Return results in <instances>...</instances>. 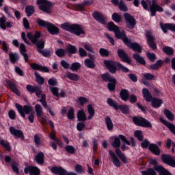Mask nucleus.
I'll use <instances>...</instances> for the list:
<instances>
[{
    "label": "nucleus",
    "instance_id": "obj_1",
    "mask_svg": "<svg viewBox=\"0 0 175 175\" xmlns=\"http://www.w3.org/2000/svg\"><path fill=\"white\" fill-rule=\"evenodd\" d=\"M108 29L109 31H113L118 39H122L124 43L128 46L130 49H133L135 51L138 53H142V46L137 43H132L125 36V31L124 30H120V28L116 25L113 22L108 23Z\"/></svg>",
    "mask_w": 175,
    "mask_h": 175
},
{
    "label": "nucleus",
    "instance_id": "obj_2",
    "mask_svg": "<svg viewBox=\"0 0 175 175\" xmlns=\"http://www.w3.org/2000/svg\"><path fill=\"white\" fill-rule=\"evenodd\" d=\"M27 36L31 43L36 44L38 51L40 54H42L44 57H49L50 55V52L43 50L44 49V40H40L38 42L39 38H40V32L36 31L35 35H33L31 33H27Z\"/></svg>",
    "mask_w": 175,
    "mask_h": 175
},
{
    "label": "nucleus",
    "instance_id": "obj_3",
    "mask_svg": "<svg viewBox=\"0 0 175 175\" xmlns=\"http://www.w3.org/2000/svg\"><path fill=\"white\" fill-rule=\"evenodd\" d=\"M142 5L146 10H148V6L150 7L152 16H155L157 12H163V8L157 3L156 0L152 1L150 0H142Z\"/></svg>",
    "mask_w": 175,
    "mask_h": 175
},
{
    "label": "nucleus",
    "instance_id": "obj_4",
    "mask_svg": "<svg viewBox=\"0 0 175 175\" xmlns=\"http://www.w3.org/2000/svg\"><path fill=\"white\" fill-rule=\"evenodd\" d=\"M104 65H105L106 68L109 69L111 73H116V72H117V68L125 73H128V72H129V69L122 66L120 62L116 63L113 61L105 60Z\"/></svg>",
    "mask_w": 175,
    "mask_h": 175
},
{
    "label": "nucleus",
    "instance_id": "obj_5",
    "mask_svg": "<svg viewBox=\"0 0 175 175\" xmlns=\"http://www.w3.org/2000/svg\"><path fill=\"white\" fill-rule=\"evenodd\" d=\"M37 5L40 10L45 13H51V6L53 3L49 0H37Z\"/></svg>",
    "mask_w": 175,
    "mask_h": 175
},
{
    "label": "nucleus",
    "instance_id": "obj_6",
    "mask_svg": "<svg viewBox=\"0 0 175 175\" xmlns=\"http://www.w3.org/2000/svg\"><path fill=\"white\" fill-rule=\"evenodd\" d=\"M133 121L135 125L143 126L144 128H151L152 124L148 120L142 117H134Z\"/></svg>",
    "mask_w": 175,
    "mask_h": 175
},
{
    "label": "nucleus",
    "instance_id": "obj_7",
    "mask_svg": "<svg viewBox=\"0 0 175 175\" xmlns=\"http://www.w3.org/2000/svg\"><path fill=\"white\" fill-rule=\"evenodd\" d=\"M102 79L104 81H109L108 83V88L109 91H114L116 88V79L111 77L109 73H105L102 75Z\"/></svg>",
    "mask_w": 175,
    "mask_h": 175
},
{
    "label": "nucleus",
    "instance_id": "obj_8",
    "mask_svg": "<svg viewBox=\"0 0 175 175\" xmlns=\"http://www.w3.org/2000/svg\"><path fill=\"white\" fill-rule=\"evenodd\" d=\"M16 107L18 111V113L21 114V117L23 118H25V114H29L31 111L33 109L32 107L28 106V105H25L24 107L16 104Z\"/></svg>",
    "mask_w": 175,
    "mask_h": 175
},
{
    "label": "nucleus",
    "instance_id": "obj_9",
    "mask_svg": "<svg viewBox=\"0 0 175 175\" xmlns=\"http://www.w3.org/2000/svg\"><path fill=\"white\" fill-rule=\"evenodd\" d=\"M124 143V144H126L127 146H131V142H129L128 139H126V137L122 135H120L119 137H116L114 139V141L112 143V147H114L115 148H117V147H120L121 146V141Z\"/></svg>",
    "mask_w": 175,
    "mask_h": 175
},
{
    "label": "nucleus",
    "instance_id": "obj_10",
    "mask_svg": "<svg viewBox=\"0 0 175 175\" xmlns=\"http://www.w3.org/2000/svg\"><path fill=\"white\" fill-rule=\"evenodd\" d=\"M124 18L126 27L129 28V29H133V28H135V26L136 25V20H135L133 16L128 13H125Z\"/></svg>",
    "mask_w": 175,
    "mask_h": 175
},
{
    "label": "nucleus",
    "instance_id": "obj_11",
    "mask_svg": "<svg viewBox=\"0 0 175 175\" xmlns=\"http://www.w3.org/2000/svg\"><path fill=\"white\" fill-rule=\"evenodd\" d=\"M71 33H74V35H76L77 36H80V35H84L85 31H84V28L81 25L72 24Z\"/></svg>",
    "mask_w": 175,
    "mask_h": 175
},
{
    "label": "nucleus",
    "instance_id": "obj_12",
    "mask_svg": "<svg viewBox=\"0 0 175 175\" xmlns=\"http://www.w3.org/2000/svg\"><path fill=\"white\" fill-rule=\"evenodd\" d=\"M52 173H55V174L59 175H77L75 172H68L66 170L63 169L61 167H55L51 168Z\"/></svg>",
    "mask_w": 175,
    "mask_h": 175
},
{
    "label": "nucleus",
    "instance_id": "obj_13",
    "mask_svg": "<svg viewBox=\"0 0 175 175\" xmlns=\"http://www.w3.org/2000/svg\"><path fill=\"white\" fill-rule=\"evenodd\" d=\"M161 158L163 159V162L164 163H166L167 165H169L170 166H172V167H175V158L167 154H163L161 156Z\"/></svg>",
    "mask_w": 175,
    "mask_h": 175
},
{
    "label": "nucleus",
    "instance_id": "obj_14",
    "mask_svg": "<svg viewBox=\"0 0 175 175\" xmlns=\"http://www.w3.org/2000/svg\"><path fill=\"white\" fill-rule=\"evenodd\" d=\"M146 38L148 46H150L152 50H155L157 49V45L154 43L155 38L152 36V33L150 31L146 32Z\"/></svg>",
    "mask_w": 175,
    "mask_h": 175
},
{
    "label": "nucleus",
    "instance_id": "obj_15",
    "mask_svg": "<svg viewBox=\"0 0 175 175\" xmlns=\"http://www.w3.org/2000/svg\"><path fill=\"white\" fill-rule=\"evenodd\" d=\"M25 174L29 173L30 175H39L40 174V170L35 166H28L25 168Z\"/></svg>",
    "mask_w": 175,
    "mask_h": 175
},
{
    "label": "nucleus",
    "instance_id": "obj_16",
    "mask_svg": "<svg viewBox=\"0 0 175 175\" xmlns=\"http://www.w3.org/2000/svg\"><path fill=\"white\" fill-rule=\"evenodd\" d=\"M6 21V17L2 16L1 18H0V27L4 31L5 29H6V28H12V27L13 26V23Z\"/></svg>",
    "mask_w": 175,
    "mask_h": 175
},
{
    "label": "nucleus",
    "instance_id": "obj_17",
    "mask_svg": "<svg viewBox=\"0 0 175 175\" xmlns=\"http://www.w3.org/2000/svg\"><path fill=\"white\" fill-rule=\"evenodd\" d=\"M118 55L122 61L124 62H126L127 64H131V59H129V57L125 53V51L122 49H118Z\"/></svg>",
    "mask_w": 175,
    "mask_h": 175
},
{
    "label": "nucleus",
    "instance_id": "obj_18",
    "mask_svg": "<svg viewBox=\"0 0 175 175\" xmlns=\"http://www.w3.org/2000/svg\"><path fill=\"white\" fill-rule=\"evenodd\" d=\"M27 90L29 92H35L36 95L37 96H39L40 94H42V88L38 87V86H32L31 85H27Z\"/></svg>",
    "mask_w": 175,
    "mask_h": 175
},
{
    "label": "nucleus",
    "instance_id": "obj_19",
    "mask_svg": "<svg viewBox=\"0 0 175 175\" xmlns=\"http://www.w3.org/2000/svg\"><path fill=\"white\" fill-rule=\"evenodd\" d=\"M94 18L100 24H106V16L99 12H94L93 14Z\"/></svg>",
    "mask_w": 175,
    "mask_h": 175
},
{
    "label": "nucleus",
    "instance_id": "obj_20",
    "mask_svg": "<svg viewBox=\"0 0 175 175\" xmlns=\"http://www.w3.org/2000/svg\"><path fill=\"white\" fill-rule=\"evenodd\" d=\"M160 27L165 33L167 32V29H170V31H175L174 24L166 23L163 25V23H160Z\"/></svg>",
    "mask_w": 175,
    "mask_h": 175
},
{
    "label": "nucleus",
    "instance_id": "obj_21",
    "mask_svg": "<svg viewBox=\"0 0 175 175\" xmlns=\"http://www.w3.org/2000/svg\"><path fill=\"white\" fill-rule=\"evenodd\" d=\"M10 132L11 135H13V136H16V137H21V139H24V134L21 130H17L14 127L12 126L10 128Z\"/></svg>",
    "mask_w": 175,
    "mask_h": 175
},
{
    "label": "nucleus",
    "instance_id": "obj_22",
    "mask_svg": "<svg viewBox=\"0 0 175 175\" xmlns=\"http://www.w3.org/2000/svg\"><path fill=\"white\" fill-rule=\"evenodd\" d=\"M159 120L161 122H163V124L164 125H165V126H167V128H168V129H170V132H172V133H174V135H175V126H174V124L166 121L163 118H160Z\"/></svg>",
    "mask_w": 175,
    "mask_h": 175
},
{
    "label": "nucleus",
    "instance_id": "obj_23",
    "mask_svg": "<svg viewBox=\"0 0 175 175\" xmlns=\"http://www.w3.org/2000/svg\"><path fill=\"white\" fill-rule=\"evenodd\" d=\"M109 155H111L112 157V162L114 166H116V167H120V166H121V161H120V159H118V157H117L116 153H114V152L111 150H109Z\"/></svg>",
    "mask_w": 175,
    "mask_h": 175
},
{
    "label": "nucleus",
    "instance_id": "obj_24",
    "mask_svg": "<svg viewBox=\"0 0 175 175\" xmlns=\"http://www.w3.org/2000/svg\"><path fill=\"white\" fill-rule=\"evenodd\" d=\"M46 28L51 35H57V33H59V29H58V27H57V26L54 25L53 23H49Z\"/></svg>",
    "mask_w": 175,
    "mask_h": 175
},
{
    "label": "nucleus",
    "instance_id": "obj_25",
    "mask_svg": "<svg viewBox=\"0 0 175 175\" xmlns=\"http://www.w3.org/2000/svg\"><path fill=\"white\" fill-rule=\"evenodd\" d=\"M31 68H32V69H34L35 70H40V72H49V68L45 66H42L38 64H30Z\"/></svg>",
    "mask_w": 175,
    "mask_h": 175
},
{
    "label": "nucleus",
    "instance_id": "obj_26",
    "mask_svg": "<svg viewBox=\"0 0 175 175\" xmlns=\"http://www.w3.org/2000/svg\"><path fill=\"white\" fill-rule=\"evenodd\" d=\"M34 160L38 165H43L44 163V154L42 152H40L35 156Z\"/></svg>",
    "mask_w": 175,
    "mask_h": 175
},
{
    "label": "nucleus",
    "instance_id": "obj_27",
    "mask_svg": "<svg viewBox=\"0 0 175 175\" xmlns=\"http://www.w3.org/2000/svg\"><path fill=\"white\" fill-rule=\"evenodd\" d=\"M116 154L118 155L122 162H123V163H128V162H129V159L126 158L125 154H124V153H122L120 149L116 150Z\"/></svg>",
    "mask_w": 175,
    "mask_h": 175
},
{
    "label": "nucleus",
    "instance_id": "obj_28",
    "mask_svg": "<svg viewBox=\"0 0 175 175\" xmlns=\"http://www.w3.org/2000/svg\"><path fill=\"white\" fill-rule=\"evenodd\" d=\"M150 102H152V106L156 109H158V107H161V105L163 103L161 99L152 98V97Z\"/></svg>",
    "mask_w": 175,
    "mask_h": 175
},
{
    "label": "nucleus",
    "instance_id": "obj_29",
    "mask_svg": "<svg viewBox=\"0 0 175 175\" xmlns=\"http://www.w3.org/2000/svg\"><path fill=\"white\" fill-rule=\"evenodd\" d=\"M142 94L146 102H151L152 99V96H151V94H150V91H148V89L144 88L142 90Z\"/></svg>",
    "mask_w": 175,
    "mask_h": 175
},
{
    "label": "nucleus",
    "instance_id": "obj_30",
    "mask_svg": "<svg viewBox=\"0 0 175 175\" xmlns=\"http://www.w3.org/2000/svg\"><path fill=\"white\" fill-rule=\"evenodd\" d=\"M88 113L89 116H88V120H92L94 118V116H95V109H94V107L92 105H88Z\"/></svg>",
    "mask_w": 175,
    "mask_h": 175
},
{
    "label": "nucleus",
    "instance_id": "obj_31",
    "mask_svg": "<svg viewBox=\"0 0 175 175\" xmlns=\"http://www.w3.org/2000/svg\"><path fill=\"white\" fill-rule=\"evenodd\" d=\"M149 150L153 154H155V155H159L161 154V150H159V148H158V146L156 144H152L149 145Z\"/></svg>",
    "mask_w": 175,
    "mask_h": 175
},
{
    "label": "nucleus",
    "instance_id": "obj_32",
    "mask_svg": "<svg viewBox=\"0 0 175 175\" xmlns=\"http://www.w3.org/2000/svg\"><path fill=\"white\" fill-rule=\"evenodd\" d=\"M66 77L72 81H79L80 80V77L77 74L72 72H67Z\"/></svg>",
    "mask_w": 175,
    "mask_h": 175
},
{
    "label": "nucleus",
    "instance_id": "obj_33",
    "mask_svg": "<svg viewBox=\"0 0 175 175\" xmlns=\"http://www.w3.org/2000/svg\"><path fill=\"white\" fill-rule=\"evenodd\" d=\"M20 51L22 55L24 57L25 62H28V55L26 53L27 49H25V45L24 44H21Z\"/></svg>",
    "mask_w": 175,
    "mask_h": 175
},
{
    "label": "nucleus",
    "instance_id": "obj_34",
    "mask_svg": "<svg viewBox=\"0 0 175 175\" xmlns=\"http://www.w3.org/2000/svg\"><path fill=\"white\" fill-rule=\"evenodd\" d=\"M85 66L90 69H94L95 68V62L94 59H86L84 61Z\"/></svg>",
    "mask_w": 175,
    "mask_h": 175
},
{
    "label": "nucleus",
    "instance_id": "obj_35",
    "mask_svg": "<svg viewBox=\"0 0 175 175\" xmlns=\"http://www.w3.org/2000/svg\"><path fill=\"white\" fill-rule=\"evenodd\" d=\"M7 84L8 85H9L10 88H11L12 91L14 92V94H16V95H20V91L18 90V89H17V87H16V85H14L13 82L8 81Z\"/></svg>",
    "mask_w": 175,
    "mask_h": 175
},
{
    "label": "nucleus",
    "instance_id": "obj_36",
    "mask_svg": "<svg viewBox=\"0 0 175 175\" xmlns=\"http://www.w3.org/2000/svg\"><path fill=\"white\" fill-rule=\"evenodd\" d=\"M164 116H165V117H167V120H169L170 121L174 120V113H173V112L170 111L169 109L164 110Z\"/></svg>",
    "mask_w": 175,
    "mask_h": 175
},
{
    "label": "nucleus",
    "instance_id": "obj_37",
    "mask_svg": "<svg viewBox=\"0 0 175 175\" xmlns=\"http://www.w3.org/2000/svg\"><path fill=\"white\" fill-rule=\"evenodd\" d=\"M77 117L79 121H85L87 120V116L85 115V112H84V109H81L78 111Z\"/></svg>",
    "mask_w": 175,
    "mask_h": 175
},
{
    "label": "nucleus",
    "instance_id": "obj_38",
    "mask_svg": "<svg viewBox=\"0 0 175 175\" xmlns=\"http://www.w3.org/2000/svg\"><path fill=\"white\" fill-rule=\"evenodd\" d=\"M105 124L108 131H113V128L114 126L113 124V122L111 121V119L110 118V117L107 116L105 118Z\"/></svg>",
    "mask_w": 175,
    "mask_h": 175
},
{
    "label": "nucleus",
    "instance_id": "obj_39",
    "mask_svg": "<svg viewBox=\"0 0 175 175\" xmlns=\"http://www.w3.org/2000/svg\"><path fill=\"white\" fill-rule=\"evenodd\" d=\"M35 109L37 117H42L43 116V108H42V106L39 104H37L35 106Z\"/></svg>",
    "mask_w": 175,
    "mask_h": 175
},
{
    "label": "nucleus",
    "instance_id": "obj_40",
    "mask_svg": "<svg viewBox=\"0 0 175 175\" xmlns=\"http://www.w3.org/2000/svg\"><path fill=\"white\" fill-rule=\"evenodd\" d=\"M0 144L5 150H7V151H10V150H12V147H10V144L6 140L1 139L0 141Z\"/></svg>",
    "mask_w": 175,
    "mask_h": 175
},
{
    "label": "nucleus",
    "instance_id": "obj_41",
    "mask_svg": "<svg viewBox=\"0 0 175 175\" xmlns=\"http://www.w3.org/2000/svg\"><path fill=\"white\" fill-rule=\"evenodd\" d=\"M25 10H26L27 16L29 17L32 16L33 13H35V7L32 5L27 6L26 7Z\"/></svg>",
    "mask_w": 175,
    "mask_h": 175
},
{
    "label": "nucleus",
    "instance_id": "obj_42",
    "mask_svg": "<svg viewBox=\"0 0 175 175\" xmlns=\"http://www.w3.org/2000/svg\"><path fill=\"white\" fill-rule=\"evenodd\" d=\"M36 23L39 25V27H44L46 28L49 27V24L50 23L48 21H44L39 18L36 19Z\"/></svg>",
    "mask_w": 175,
    "mask_h": 175
},
{
    "label": "nucleus",
    "instance_id": "obj_43",
    "mask_svg": "<svg viewBox=\"0 0 175 175\" xmlns=\"http://www.w3.org/2000/svg\"><path fill=\"white\" fill-rule=\"evenodd\" d=\"M75 172L78 173V174H84L85 170L81 165L78 164L75 165Z\"/></svg>",
    "mask_w": 175,
    "mask_h": 175
},
{
    "label": "nucleus",
    "instance_id": "obj_44",
    "mask_svg": "<svg viewBox=\"0 0 175 175\" xmlns=\"http://www.w3.org/2000/svg\"><path fill=\"white\" fill-rule=\"evenodd\" d=\"M133 58L134 59L137 61V62H139V64H142V65H144L146 64L144 59L140 55H139V54L135 53L133 55Z\"/></svg>",
    "mask_w": 175,
    "mask_h": 175
},
{
    "label": "nucleus",
    "instance_id": "obj_45",
    "mask_svg": "<svg viewBox=\"0 0 175 175\" xmlns=\"http://www.w3.org/2000/svg\"><path fill=\"white\" fill-rule=\"evenodd\" d=\"M72 24L70 23H63L61 25V28L64 29L65 31H68V32H71L72 31Z\"/></svg>",
    "mask_w": 175,
    "mask_h": 175
},
{
    "label": "nucleus",
    "instance_id": "obj_46",
    "mask_svg": "<svg viewBox=\"0 0 175 175\" xmlns=\"http://www.w3.org/2000/svg\"><path fill=\"white\" fill-rule=\"evenodd\" d=\"M10 59L12 64H14L18 61V55L17 53H10Z\"/></svg>",
    "mask_w": 175,
    "mask_h": 175
},
{
    "label": "nucleus",
    "instance_id": "obj_47",
    "mask_svg": "<svg viewBox=\"0 0 175 175\" xmlns=\"http://www.w3.org/2000/svg\"><path fill=\"white\" fill-rule=\"evenodd\" d=\"M120 96L123 100H128V98L129 96V93H128V90H123L120 92Z\"/></svg>",
    "mask_w": 175,
    "mask_h": 175
},
{
    "label": "nucleus",
    "instance_id": "obj_48",
    "mask_svg": "<svg viewBox=\"0 0 175 175\" xmlns=\"http://www.w3.org/2000/svg\"><path fill=\"white\" fill-rule=\"evenodd\" d=\"M107 103L111 107H114L116 110H118V105H117V103L116 101L113 100V99L108 98Z\"/></svg>",
    "mask_w": 175,
    "mask_h": 175
},
{
    "label": "nucleus",
    "instance_id": "obj_49",
    "mask_svg": "<svg viewBox=\"0 0 175 175\" xmlns=\"http://www.w3.org/2000/svg\"><path fill=\"white\" fill-rule=\"evenodd\" d=\"M142 175H157V172L152 168H149L146 171H143Z\"/></svg>",
    "mask_w": 175,
    "mask_h": 175
},
{
    "label": "nucleus",
    "instance_id": "obj_50",
    "mask_svg": "<svg viewBox=\"0 0 175 175\" xmlns=\"http://www.w3.org/2000/svg\"><path fill=\"white\" fill-rule=\"evenodd\" d=\"M80 68H81V64H80V63L79 62H75V63H72L71 64V66L70 67V69L71 70H79V69H80Z\"/></svg>",
    "mask_w": 175,
    "mask_h": 175
},
{
    "label": "nucleus",
    "instance_id": "obj_51",
    "mask_svg": "<svg viewBox=\"0 0 175 175\" xmlns=\"http://www.w3.org/2000/svg\"><path fill=\"white\" fill-rule=\"evenodd\" d=\"M83 47L87 50V51H89L90 53H94V49L92 48V45H91L90 43H83L82 44Z\"/></svg>",
    "mask_w": 175,
    "mask_h": 175
},
{
    "label": "nucleus",
    "instance_id": "obj_52",
    "mask_svg": "<svg viewBox=\"0 0 175 175\" xmlns=\"http://www.w3.org/2000/svg\"><path fill=\"white\" fill-rule=\"evenodd\" d=\"M65 150L69 154H75L76 153V148H75L72 146H66Z\"/></svg>",
    "mask_w": 175,
    "mask_h": 175
},
{
    "label": "nucleus",
    "instance_id": "obj_53",
    "mask_svg": "<svg viewBox=\"0 0 175 175\" xmlns=\"http://www.w3.org/2000/svg\"><path fill=\"white\" fill-rule=\"evenodd\" d=\"M50 91L52 92L53 95L55 96H58L59 94L58 93V91H59V88L54 86H51L49 88Z\"/></svg>",
    "mask_w": 175,
    "mask_h": 175
},
{
    "label": "nucleus",
    "instance_id": "obj_54",
    "mask_svg": "<svg viewBox=\"0 0 175 175\" xmlns=\"http://www.w3.org/2000/svg\"><path fill=\"white\" fill-rule=\"evenodd\" d=\"M67 117L69 120H73L75 118V109L70 108L68 110Z\"/></svg>",
    "mask_w": 175,
    "mask_h": 175
},
{
    "label": "nucleus",
    "instance_id": "obj_55",
    "mask_svg": "<svg viewBox=\"0 0 175 175\" xmlns=\"http://www.w3.org/2000/svg\"><path fill=\"white\" fill-rule=\"evenodd\" d=\"M134 135L135 137H137V139L139 140V142H142L143 140V133L142 132V131H136L134 133Z\"/></svg>",
    "mask_w": 175,
    "mask_h": 175
},
{
    "label": "nucleus",
    "instance_id": "obj_56",
    "mask_svg": "<svg viewBox=\"0 0 175 175\" xmlns=\"http://www.w3.org/2000/svg\"><path fill=\"white\" fill-rule=\"evenodd\" d=\"M88 102V98L85 97H79L78 98V103L81 106H84V105H85V103H87Z\"/></svg>",
    "mask_w": 175,
    "mask_h": 175
},
{
    "label": "nucleus",
    "instance_id": "obj_57",
    "mask_svg": "<svg viewBox=\"0 0 175 175\" xmlns=\"http://www.w3.org/2000/svg\"><path fill=\"white\" fill-rule=\"evenodd\" d=\"M118 109L122 111V113H124V114H126L128 111H129V107L127 105H120L118 106Z\"/></svg>",
    "mask_w": 175,
    "mask_h": 175
},
{
    "label": "nucleus",
    "instance_id": "obj_58",
    "mask_svg": "<svg viewBox=\"0 0 175 175\" xmlns=\"http://www.w3.org/2000/svg\"><path fill=\"white\" fill-rule=\"evenodd\" d=\"M35 77L36 78V80L38 83V84H43V83H44V79L43 77H42L41 76H40V75L38 72H35L34 73Z\"/></svg>",
    "mask_w": 175,
    "mask_h": 175
},
{
    "label": "nucleus",
    "instance_id": "obj_59",
    "mask_svg": "<svg viewBox=\"0 0 175 175\" xmlns=\"http://www.w3.org/2000/svg\"><path fill=\"white\" fill-rule=\"evenodd\" d=\"M74 10H77L78 12H81V10H84V5L82 4H74L73 5Z\"/></svg>",
    "mask_w": 175,
    "mask_h": 175
},
{
    "label": "nucleus",
    "instance_id": "obj_60",
    "mask_svg": "<svg viewBox=\"0 0 175 175\" xmlns=\"http://www.w3.org/2000/svg\"><path fill=\"white\" fill-rule=\"evenodd\" d=\"M99 53L100 54V55H102L103 57H109V51H107V49H103V48H100Z\"/></svg>",
    "mask_w": 175,
    "mask_h": 175
},
{
    "label": "nucleus",
    "instance_id": "obj_61",
    "mask_svg": "<svg viewBox=\"0 0 175 175\" xmlns=\"http://www.w3.org/2000/svg\"><path fill=\"white\" fill-rule=\"evenodd\" d=\"M55 53L57 57H64L65 54H66V52L65 51V50L60 49L56 50Z\"/></svg>",
    "mask_w": 175,
    "mask_h": 175
},
{
    "label": "nucleus",
    "instance_id": "obj_62",
    "mask_svg": "<svg viewBox=\"0 0 175 175\" xmlns=\"http://www.w3.org/2000/svg\"><path fill=\"white\" fill-rule=\"evenodd\" d=\"M112 20L116 23H120V21H121V16L118 15L117 13H114L112 15Z\"/></svg>",
    "mask_w": 175,
    "mask_h": 175
},
{
    "label": "nucleus",
    "instance_id": "obj_63",
    "mask_svg": "<svg viewBox=\"0 0 175 175\" xmlns=\"http://www.w3.org/2000/svg\"><path fill=\"white\" fill-rule=\"evenodd\" d=\"M163 51L164 53H165V54H168L169 55H171V54H173V49L170 46L164 47Z\"/></svg>",
    "mask_w": 175,
    "mask_h": 175
},
{
    "label": "nucleus",
    "instance_id": "obj_64",
    "mask_svg": "<svg viewBox=\"0 0 175 175\" xmlns=\"http://www.w3.org/2000/svg\"><path fill=\"white\" fill-rule=\"evenodd\" d=\"M12 167L13 171L16 173V174H18V163L16 162H13L12 164Z\"/></svg>",
    "mask_w": 175,
    "mask_h": 175
}]
</instances>
